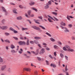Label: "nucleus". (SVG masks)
<instances>
[{"label":"nucleus","instance_id":"nucleus-30","mask_svg":"<svg viewBox=\"0 0 75 75\" xmlns=\"http://www.w3.org/2000/svg\"><path fill=\"white\" fill-rule=\"evenodd\" d=\"M65 71L66 72H67V71H68V69L67 68V65L65 66Z\"/></svg>","mask_w":75,"mask_h":75},{"label":"nucleus","instance_id":"nucleus-19","mask_svg":"<svg viewBox=\"0 0 75 75\" xmlns=\"http://www.w3.org/2000/svg\"><path fill=\"white\" fill-rule=\"evenodd\" d=\"M35 4L34 2H30L29 3V4L30 6H33Z\"/></svg>","mask_w":75,"mask_h":75},{"label":"nucleus","instance_id":"nucleus-3","mask_svg":"<svg viewBox=\"0 0 75 75\" xmlns=\"http://www.w3.org/2000/svg\"><path fill=\"white\" fill-rule=\"evenodd\" d=\"M8 28V27L7 26H3L1 27V29L2 30H6Z\"/></svg>","mask_w":75,"mask_h":75},{"label":"nucleus","instance_id":"nucleus-33","mask_svg":"<svg viewBox=\"0 0 75 75\" xmlns=\"http://www.w3.org/2000/svg\"><path fill=\"white\" fill-rule=\"evenodd\" d=\"M3 59L0 57V62H3Z\"/></svg>","mask_w":75,"mask_h":75},{"label":"nucleus","instance_id":"nucleus-4","mask_svg":"<svg viewBox=\"0 0 75 75\" xmlns=\"http://www.w3.org/2000/svg\"><path fill=\"white\" fill-rule=\"evenodd\" d=\"M44 52H45V50H44V48H43L42 49L40 50V55H42V54H43Z\"/></svg>","mask_w":75,"mask_h":75},{"label":"nucleus","instance_id":"nucleus-12","mask_svg":"<svg viewBox=\"0 0 75 75\" xmlns=\"http://www.w3.org/2000/svg\"><path fill=\"white\" fill-rule=\"evenodd\" d=\"M32 10H34L35 11H36V12H37L38 11V10L34 7H32Z\"/></svg>","mask_w":75,"mask_h":75},{"label":"nucleus","instance_id":"nucleus-44","mask_svg":"<svg viewBox=\"0 0 75 75\" xmlns=\"http://www.w3.org/2000/svg\"><path fill=\"white\" fill-rule=\"evenodd\" d=\"M68 27L69 28H71V27H72V24L69 25Z\"/></svg>","mask_w":75,"mask_h":75},{"label":"nucleus","instance_id":"nucleus-22","mask_svg":"<svg viewBox=\"0 0 75 75\" xmlns=\"http://www.w3.org/2000/svg\"><path fill=\"white\" fill-rule=\"evenodd\" d=\"M40 27H41V28H42L43 30H45V27H44L43 26L41 25H40L39 26Z\"/></svg>","mask_w":75,"mask_h":75},{"label":"nucleus","instance_id":"nucleus-13","mask_svg":"<svg viewBox=\"0 0 75 75\" xmlns=\"http://www.w3.org/2000/svg\"><path fill=\"white\" fill-rule=\"evenodd\" d=\"M50 41L52 42H54V41H55V39H54L52 38H51L50 39Z\"/></svg>","mask_w":75,"mask_h":75},{"label":"nucleus","instance_id":"nucleus-10","mask_svg":"<svg viewBox=\"0 0 75 75\" xmlns=\"http://www.w3.org/2000/svg\"><path fill=\"white\" fill-rule=\"evenodd\" d=\"M16 19L17 20H20L23 19V18L21 16H19L17 17L16 18Z\"/></svg>","mask_w":75,"mask_h":75},{"label":"nucleus","instance_id":"nucleus-46","mask_svg":"<svg viewBox=\"0 0 75 75\" xmlns=\"http://www.w3.org/2000/svg\"><path fill=\"white\" fill-rule=\"evenodd\" d=\"M4 22H5V20L4 19H3L2 20V23H3V24H4Z\"/></svg>","mask_w":75,"mask_h":75},{"label":"nucleus","instance_id":"nucleus-15","mask_svg":"<svg viewBox=\"0 0 75 75\" xmlns=\"http://www.w3.org/2000/svg\"><path fill=\"white\" fill-rule=\"evenodd\" d=\"M46 5H48V6L51 5V1H49L48 3L46 4Z\"/></svg>","mask_w":75,"mask_h":75},{"label":"nucleus","instance_id":"nucleus-58","mask_svg":"<svg viewBox=\"0 0 75 75\" xmlns=\"http://www.w3.org/2000/svg\"><path fill=\"white\" fill-rule=\"evenodd\" d=\"M10 4L12 5H13V6L15 5V4H14L12 2L10 3Z\"/></svg>","mask_w":75,"mask_h":75},{"label":"nucleus","instance_id":"nucleus-61","mask_svg":"<svg viewBox=\"0 0 75 75\" xmlns=\"http://www.w3.org/2000/svg\"><path fill=\"white\" fill-rule=\"evenodd\" d=\"M54 54L55 57H56L57 56V53H56V52H54Z\"/></svg>","mask_w":75,"mask_h":75},{"label":"nucleus","instance_id":"nucleus-56","mask_svg":"<svg viewBox=\"0 0 75 75\" xmlns=\"http://www.w3.org/2000/svg\"><path fill=\"white\" fill-rule=\"evenodd\" d=\"M37 59L39 61H41V58L40 57H38Z\"/></svg>","mask_w":75,"mask_h":75},{"label":"nucleus","instance_id":"nucleus-38","mask_svg":"<svg viewBox=\"0 0 75 75\" xmlns=\"http://www.w3.org/2000/svg\"><path fill=\"white\" fill-rule=\"evenodd\" d=\"M13 31L14 33H15V34L18 33V32L17 31V30H14Z\"/></svg>","mask_w":75,"mask_h":75},{"label":"nucleus","instance_id":"nucleus-40","mask_svg":"<svg viewBox=\"0 0 75 75\" xmlns=\"http://www.w3.org/2000/svg\"><path fill=\"white\" fill-rule=\"evenodd\" d=\"M34 75H37L38 74V72L37 71H35L34 72Z\"/></svg>","mask_w":75,"mask_h":75},{"label":"nucleus","instance_id":"nucleus-24","mask_svg":"<svg viewBox=\"0 0 75 75\" xmlns=\"http://www.w3.org/2000/svg\"><path fill=\"white\" fill-rule=\"evenodd\" d=\"M54 48H55V49H58L59 48L58 46L56 45H54Z\"/></svg>","mask_w":75,"mask_h":75},{"label":"nucleus","instance_id":"nucleus-8","mask_svg":"<svg viewBox=\"0 0 75 75\" xmlns=\"http://www.w3.org/2000/svg\"><path fill=\"white\" fill-rule=\"evenodd\" d=\"M23 69L26 71H28L29 72L31 71V69L30 68H25Z\"/></svg>","mask_w":75,"mask_h":75},{"label":"nucleus","instance_id":"nucleus-17","mask_svg":"<svg viewBox=\"0 0 75 75\" xmlns=\"http://www.w3.org/2000/svg\"><path fill=\"white\" fill-rule=\"evenodd\" d=\"M50 66L51 67H52V66H53V68H55L56 67H57V66H56V65L53 64H50Z\"/></svg>","mask_w":75,"mask_h":75},{"label":"nucleus","instance_id":"nucleus-43","mask_svg":"<svg viewBox=\"0 0 75 75\" xmlns=\"http://www.w3.org/2000/svg\"><path fill=\"white\" fill-rule=\"evenodd\" d=\"M53 18H54V19L55 20H56V21H59L58 19L57 18H56V17H55L54 16H53Z\"/></svg>","mask_w":75,"mask_h":75},{"label":"nucleus","instance_id":"nucleus-34","mask_svg":"<svg viewBox=\"0 0 75 75\" xmlns=\"http://www.w3.org/2000/svg\"><path fill=\"white\" fill-rule=\"evenodd\" d=\"M48 20L49 21V22H50V23H52V21L51 20V19H50V18H48Z\"/></svg>","mask_w":75,"mask_h":75},{"label":"nucleus","instance_id":"nucleus-18","mask_svg":"<svg viewBox=\"0 0 75 75\" xmlns=\"http://www.w3.org/2000/svg\"><path fill=\"white\" fill-rule=\"evenodd\" d=\"M47 16L48 17H49V18H51V19L52 20H53L54 21H55V19H54V18H53L52 17L49 15H47Z\"/></svg>","mask_w":75,"mask_h":75},{"label":"nucleus","instance_id":"nucleus-20","mask_svg":"<svg viewBox=\"0 0 75 75\" xmlns=\"http://www.w3.org/2000/svg\"><path fill=\"white\" fill-rule=\"evenodd\" d=\"M11 52H12L13 53H16L17 52V51H15V50H11Z\"/></svg>","mask_w":75,"mask_h":75},{"label":"nucleus","instance_id":"nucleus-35","mask_svg":"<svg viewBox=\"0 0 75 75\" xmlns=\"http://www.w3.org/2000/svg\"><path fill=\"white\" fill-rule=\"evenodd\" d=\"M34 38H35V39L36 40H38V39H41V38L36 37H35Z\"/></svg>","mask_w":75,"mask_h":75},{"label":"nucleus","instance_id":"nucleus-59","mask_svg":"<svg viewBox=\"0 0 75 75\" xmlns=\"http://www.w3.org/2000/svg\"><path fill=\"white\" fill-rule=\"evenodd\" d=\"M60 27H61L62 29V30H64V27L63 26H60Z\"/></svg>","mask_w":75,"mask_h":75},{"label":"nucleus","instance_id":"nucleus-6","mask_svg":"<svg viewBox=\"0 0 75 75\" xmlns=\"http://www.w3.org/2000/svg\"><path fill=\"white\" fill-rule=\"evenodd\" d=\"M32 28H34L35 30H40V28H38L35 26H32Z\"/></svg>","mask_w":75,"mask_h":75},{"label":"nucleus","instance_id":"nucleus-31","mask_svg":"<svg viewBox=\"0 0 75 75\" xmlns=\"http://www.w3.org/2000/svg\"><path fill=\"white\" fill-rule=\"evenodd\" d=\"M52 14H54V15H57V14H58V13L57 12H52Z\"/></svg>","mask_w":75,"mask_h":75},{"label":"nucleus","instance_id":"nucleus-48","mask_svg":"<svg viewBox=\"0 0 75 75\" xmlns=\"http://www.w3.org/2000/svg\"><path fill=\"white\" fill-rule=\"evenodd\" d=\"M38 47H40V48L42 47L41 46V45H40V44H38Z\"/></svg>","mask_w":75,"mask_h":75},{"label":"nucleus","instance_id":"nucleus-28","mask_svg":"<svg viewBox=\"0 0 75 75\" xmlns=\"http://www.w3.org/2000/svg\"><path fill=\"white\" fill-rule=\"evenodd\" d=\"M49 6L48 5H46V6H45V9H47V8H49Z\"/></svg>","mask_w":75,"mask_h":75},{"label":"nucleus","instance_id":"nucleus-50","mask_svg":"<svg viewBox=\"0 0 75 75\" xmlns=\"http://www.w3.org/2000/svg\"><path fill=\"white\" fill-rule=\"evenodd\" d=\"M8 72H11V69H10V68H8Z\"/></svg>","mask_w":75,"mask_h":75},{"label":"nucleus","instance_id":"nucleus-42","mask_svg":"<svg viewBox=\"0 0 75 75\" xmlns=\"http://www.w3.org/2000/svg\"><path fill=\"white\" fill-rule=\"evenodd\" d=\"M42 44L43 45H45V46L47 45V44L44 42L42 43Z\"/></svg>","mask_w":75,"mask_h":75},{"label":"nucleus","instance_id":"nucleus-62","mask_svg":"<svg viewBox=\"0 0 75 75\" xmlns=\"http://www.w3.org/2000/svg\"><path fill=\"white\" fill-rule=\"evenodd\" d=\"M58 43L59 44H60V45H62V43L60 42H59Z\"/></svg>","mask_w":75,"mask_h":75},{"label":"nucleus","instance_id":"nucleus-60","mask_svg":"<svg viewBox=\"0 0 75 75\" xmlns=\"http://www.w3.org/2000/svg\"><path fill=\"white\" fill-rule=\"evenodd\" d=\"M27 52L29 54H31V52L29 51H27Z\"/></svg>","mask_w":75,"mask_h":75},{"label":"nucleus","instance_id":"nucleus-47","mask_svg":"<svg viewBox=\"0 0 75 75\" xmlns=\"http://www.w3.org/2000/svg\"><path fill=\"white\" fill-rule=\"evenodd\" d=\"M34 21L35 22V23H37V24H40V23L38 22L37 21H36V20H34Z\"/></svg>","mask_w":75,"mask_h":75},{"label":"nucleus","instance_id":"nucleus-64","mask_svg":"<svg viewBox=\"0 0 75 75\" xmlns=\"http://www.w3.org/2000/svg\"><path fill=\"white\" fill-rule=\"evenodd\" d=\"M4 0H0V2L1 3H3Z\"/></svg>","mask_w":75,"mask_h":75},{"label":"nucleus","instance_id":"nucleus-25","mask_svg":"<svg viewBox=\"0 0 75 75\" xmlns=\"http://www.w3.org/2000/svg\"><path fill=\"white\" fill-rule=\"evenodd\" d=\"M46 34H47V35H48L49 37H52V35L48 33L47 32L45 33Z\"/></svg>","mask_w":75,"mask_h":75},{"label":"nucleus","instance_id":"nucleus-49","mask_svg":"<svg viewBox=\"0 0 75 75\" xmlns=\"http://www.w3.org/2000/svg\"><path fill=\"white\" fill-rule=\"evenodd\" d=\"M13 38L15 39L16 40H18L17 38L16 37H13Z\"/></svg>","mask_w":75,"mask_h":75},{"label":"nucleus","instance_id":"nucleus-21","mask_svg":"<svg viewBox=\"0 0 75 75\" xmlns=\"http://www.w3.org/2000/svg\"><path fill=\"white\" fill-rule=\"evenodd\" d=\"M11 48L12 49H13V48H15V46H14V45H13L12 44H11Z\"/></svg>","mask_w":75,"mask_h":75},{"label":"nucleus","instance_id":"nucleus-52","mask_svg":"<svg viewBox=\"0 0 75 75\" xmlns=\"http://www.w3.org/2000/svg\"><path fill=\"white\" fill-rule=\"evenodd\" d=\"M19 7L20 8H23V7L22 5L19 6Z\"/></svg>","mask_w":75,"mask_h":75},{"label":"nucleus","instance_id":"nucleus-7","mask_svg":"<svg viewBox=\"0 0 75 75\" xmlns=\"http://www.w3.org/2000/svg\"><path fill=\"white\" fill-rule=\"evenodd\" d=\"M1 8L4 11H5V16H7V15L8 13H7V12L6 11V9H5V8H4V7H2Z\"/></svg>","mask_w":75,"mask_h":75},{"label":"nucleus","instance_id":"nucleus-16","mask_svg":"<svg viewBox=\"0 0 75 75\" xmlns=\"http://www.w3.org/2000/svg\"><path fill=\"white\" fill-rule=\"evenodd\" d=\"M20 50H19L18 51L19 53V54H22V52L23 51V49L21 48L20 49Z\"/></svg>","mask_w":75,"mask_h":75},{"label":"nucleus","instance_id":"nucleus-1","mask_svg":"<svg viewBox=\"0 0 75 75\" xmlns=\"http://www.w3.org/2000/svg\"><path fill=\"white\" fill-rule=\"evenodd\" d=\"M70 48L69 46L68 45H66L63 48V49L64 51H67V49H68V50H69Z\"/></svg>","mask_w":75,"mask_h":75},{"label":"nucleus","instance_id":"nucleus-23","mask_svg":"<svg viewBox=\"0 0 75 75\" xmlns=\"http://www.w3.org/2000/svg\"><path fill=\"white\" fill-rule=\"evenodd\" d=\"M68 51L70 52H74V49H71V48L69 49Z\"/></svg>","mask_w":75,"mask_h":75},{"label":"nucleus","instance_id":"nucleus-37","mask_svg":"<svg viewBox=\"0 0 75 75\" xmlns=\"http://www.w3.org/2000/svg\"><path fill=\"white\" fill-rule=\"evenodd\" d=\"M5 34L6 35H10V33H5Z\"/></svg>","mask_w":75,"mask_h":75},{"label":"nucleus","instance_id":"nucleus-51","mask_svg":"<svg viewBox=\"0 0 75 75\" xmlns=\"http://www.w3.org/2000/svg\"><path fill=\"white\" fill-rule=\"evenodd\" d=\"M46 50H47V51H50V48H46Z\"/></svg>","mask_w":75,"mask_h":75},{"label":"nucleus","instance_id":"nucleus-11","mask_svg":"<svg viewBox=\"0 0 75 75\" xmlns=\"http://www.w3.org/2000/svg\"><path fill=\"white\" fill-rule=\"evenodd\" d=\"M16 11H17V9H14L13 10V12L15 14H17V12Z\"/></svg>","mask_w":75,"mask_h":75},{"label":"nucleus","instance_id":"nucleus-45","mask_svg":"<svg viewBox=\"0 0 75 75\" xmlns=\"http://www.w3.org/2000/svg\"><path fill=\"white\" fill-rule=\"evenodd\" d=\"M60 55L61 57L62 58H63L64 57V55L62 53H60Z\"/></svg>","mask_w":75,"mask_h":75},{"label":"nucleus","instance_id":"nucleus-54","mask_svg":"<svg viewBox=\"0 0 75 75\" xmlns=\"http://www.w3.org/2000/svg\"><path fill=\"white\" fill-rule=\"evenodd\" d=\"M30 43L31 44H33L34 43V42L33 41H31L30 42Z\"/></svg>","mask_w":75,"mask_h":75},{"label":"nucleus","instance_id":"nucleus-36","mask_svg":"<svg viewBox=\"0 0 75 75\" xmlns=\"http://www.w3.org/2000/svg\"><path fill=\"white\" fill-rule=\"evenodd\" d=\"M71 38L72 40H75V38L74 36L71 37Z\"/></svg>","mask_w":75,"mask_h":75},{"label":"nucleus","instance_id":"nucleus-41","mask_svg":"<svg viewBox=\"0 0 75 75\" xmlns=\"http://www.w3.org/2000/svg\"><path fill=\"white\" fill-rule=\"evenodd\" d=\"M34 42H35V44H38V41H37V40L34 41Z\"/></svg>","mask_w":75,"mask_h":75},{"label":"nucleus","instance_id":"nucleus-2","mask_svg":"<svg viewBox=\"0 0 75 75\" xmlns=\"http://www.w3.org/2000/svg\"><path fill=\"white\" fill-rule=\"evenodd\" d=\"M18 44L20 45H26V43L25 41H20L18 42Z\"/></svg>","mask_w":75,"mask_h":75},{"label":"nucleus","instance_id":"nucleus-63","mask_svg":"<svg viewBox=\"0 0 75 75\" xmlns=\"http://www.w3.org/2000/svg\"><path fill=\"white\" fill-rule=\"evenodd\" d=\"M38 18H40V19H42V17H41V16H39L38 17Z\"/></svg>","mask_w":75,"mask_h":75},{"label":"nucleus","instance_id":"nucleus-57","mask_svg":"<svg viewBox=\"0 0 75 75\" xmlns=\"http://www.w3.org/2000/svg\"><path fill=\"white\" fill-rule=\"evenodd\" d=\"M46 62L47 65H49V63H48V61L47 60H46Z\"/></svg>","mask_w":75,"mask_h":75},{"label":"nucleus","instance_id":"nucleus-14","mask_svg":"<svg viewBox=\"0 0 75 75\" xmlns=\"http://www.w3.org/2000/svg\"><path fill=\"white\" fill-rule=\"evenodd\" d=\"M61 24L62 25H63V26H65L66 25V24L64 22H63V21H62L61 23Z\"/></svg>","mask_w":75,"mask_h":75},{"label":"nucleus","instance_id":"nucleus-32","mask_svg":"<svg viewBox=\"0 0 75 75\" xmlns=\"http://www.w3.org/2000/svg\"><path fill=\"white\" fill-rule=\"evenodd\" d=\"M9 30H11V31H13L14 29H13V28L12 27H10L9 28Z\"/></svg>","mask_w":75,"mask_h":75},{"label":"nucleus","instance_id":"nucleus-26","mask_svg":"<svg viewBox=\"0 0 75 75\" xmlns=\"http://www.w3.org/2000/svg\"><path fill=\"white\" fill-rule=\"evenodd\" d=\"M4 41L5 42H8V43H10V41L7 39L5 40Z\"/></svg>","mask_w":75,"mask_h":75},{"label":"nucleus","instance_id":"nucleus-55","mask_svg":"<svg viewBox=\"0 0 75 75\" xmlns=\"http://www.w3.org/2000/svg\"><path fill=\"white\" fill-rule=\"evenodd\" d=\"M67 18L68 20H70V18H69V16H68V15H67Z\"/></svg>","mask_w":75,"mask_h":75},{"label":"nucleus","instance_id":"nucleus-39","mask_svg":"<svg viewBox=\"0 0 75 75\" xmlns=\"http://www.w3.org/2000/svg\"><path fill=\"white\" fill-rule=\"evenodd\" d=\"M65 57L66 60H67V61H68V56H65Z\"/></svg>","mask_w":75,"mask_h":75},{"label":"nucleus","instance_id":"nucleus-53","mask_svg":"<svg viewBox=\"0 0 75 75\" xmlns=\"http://www.w3.org/2000/svg\"><path fill=\"white\" fill-rule=\"evenodd\" d=\"M49 57H50V58H52V59H53V58H54L53 57H52V56L51 55H49Z\"/></svg>","mask_w":75,"mask_h":75},{"label":"nucleus","instance_id":"nucleus-9","mask_svg":"<svg viewBox=\"0 0 75 75\" xmlns=\"http://www.w3.org/2000/svg\"><path fill=\"white\" fill-rule=\"evenodd\" d=\"M64 29H65L64 32L65 33H68V32H69V30H68L67 27H64Z\"/></svg>","mask_w":75,"mask_h":75},{"label":"nucleus","instance_id":"nucleus-29","mask_svg":"<svg viewBox=\"0 0 75 75\" xmlns=\"http://www.w3.org/2000/svg\"><path fill=\"white\" fill-rule=\"evenodd\" d=\"M26 45H29V40L27 39V43Z\"/></svg>","mask_w":75,"mask_h":75},{"label":"nucleus","instance_id":"nucleus-27","mask_svg":"<svg viewBox=\"0 0 75 75\" xmlns=\"http://www.w3.org/2000/svg\"><path fill=\"white\" fill-rule=\"evenodd\" d=\"M31 11L29 10L28 11V14L29 16L31 14Z\"/></svg>","mask_w":75,"mask_h":75},{"label":"nucleus","instance_id":"nucleus-5","mask_svg":"<svg viewBox=\"0 0 75 75\" xmlns=\"http://www.w3.org/2000/svg\"><path fill=\"white\" fill-rule=\"evenodd\" d=\"M7 67V66L6 65H4V66H3L1 68V71H4L6 68Z\"/></svg>","mask_w":75,"mask_h":75}]
</instances>
